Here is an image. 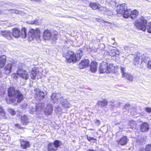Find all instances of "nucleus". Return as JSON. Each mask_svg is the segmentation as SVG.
I'll use <instances>...</instances> for the list:
<instances>
[{
  "label": "nucleus",
  "mask_w": 151,
  "mask_h": 151,
  "mask_svg": "<svg viewBox=\"0 0 151 151\" xmlns=\"http://www.w3.org/2000/svg\"><path fill=\"white\" fill-rule=\"evenodd\" d=\"M26 29L25 28H23L21 30V36L22 38H25L27 36L26 32Z\"/></svg>",
  "instance_id": "nucleus-33"
},
{
  "label": "nucleus",
  "mask_w": 151,
  "mask_h": 151,
  "mask_svg": "<svg viewBox=\"0 0 151 151\" xmlns=\"http://www.w3.org/2000/svg\"><path fill=\"white\" fill-rule=\"evenodd\" d=\"M9 112L12 115H14L16 114L15 111L14 110L12 109H9Z\"/></svg>",
  "instance_id": "nucleus-48"
},
{
  "label": "nucleus",
  "mask_w": 151,
  "mask_h": 151,
  "mask_svg": "<svg viewBox=\"0 0 151 151\" xmlns=\"http://www.w3.org/2000/svg\"><path fill=\"white\" fill-rule=\"evenodd\" d=\"M46 94V92H44L42 91L37 94L35 95V97L39 100H42L45 98Z\"/></svg>",
  "instance_id": "nucleus-20"
},
{
  "label": "nucleus",
  "mask_w": 151,
  "mask_h": 151,
  "mask_svg": "<svg viewBox=\"0 0 151 151\" xmlns=\"http://www.w3.org/2000/svg\"><path fill=\"white\" fill-rule=\"evenodd\" d=\"M127 9V7L126 4H123L117 6L116 12L117 13L122 14L125 10Z\"/></svg>",
  "instance_id": "nucleus-10"
},
{
  "label": "nucleus",
  "mask_w": 151,
  "mask_h": 151,
  "mask_svg": "<svg viewBox=\"0 0 151 151\" xmlns=\"http://www.w3.org/2000/svg\"><path fill=\"white\" fill-rule=\"evenodd\" d=\"M12 10H13V9H11V10L12 11V13H14V11H13Z\"/></svg>",
  "instance_id": "nucleus-63"
},
{
  "label": "nucleus",
  "mask_w": 151,
  "mask_h": 151,
  "mask_svg": "<svg viewBox=\"0 0 151 151\" xmlns=\"http://www.w3.org/2000/svg\"><path fill=\"white\" fill-rule=\"evenodd\" d=\"M120 70L121 72L122 73V76H124V74H126L127 73L126 72V70L124 66H121L120 67Z\"/></svg>",
  "instance_id": "nucleus-40"
},
{
  "label": "nucleus",
  "mask_w": 151,
  "mask_h": 151,
  "mask_svg": "<svg viewBox=\"0 0 151 151\" xmlns=\"http://www.w3.org/2000/svg\"><path fill=\"white\" fill-rule=\"evenodd\" d=\"M3 76V74H2V73L1 71L0 70V78H1Z\"/></svg>",
  "instance_id": "nucleus-61"
},
{
  "label": "nucleus",
  "mask_w": 151,
  "mask_h": 151,
  "mask_svg": "<svg viewBox=\"0 0 151 151\" xmlns=\"http://www.w3.org/2000/svg\"><path fill=\"white\" fill-rule=\"evenodd\" d=\"M104 14H106L108 15L109 16H111L113 15V13L110 10H109L108 9L106 11V12H104Z\"/></svg>",
  "instance_id": "nucleus-41"
},
{
  "label": "nucleus",
  "mask_w": 151,
  "mask_h": 151,
  "mask_svg": "<svg viewBox=\"0 0 151 151\" xmlns=\"http://www.w3.org/2000/svg\"><path fill=\"white\" fill-rule=\"evenodd\" d=\"M96 20L98 22H101L102 20L100 19L97 18L96 19Z\"/></svg>",
  "instance_id": "nucleus-60"
},
{
  "label": "nucleus",
  "mask_w": 151,
  "mask_h": 151,
  "mask_svg": "<svg viewBox=\"0 0 151 151\" xmlns=\"http://www.w3.org/2000/svg\"><path fill=\"white\" fill-rule=\"evenodd\" d=\"M87 138L88 140L89 141H91V140H93L94 141L96 140V139L92 137H88V136H87Z\"/></svg>",
  "instance_id": "nucleus-51"
},
{
  "label": "nucleus",
  "mask_w": 151,
  "mask_h": 151,
  "mask_svg": "<svg viewBox=\"0 0 151 151\" xmlns=\"http://www.w3.org/2000/svg\"><path fill=\"white\" fill-rule=\"evenodd\" d=\"M147 65L148 68H151V58L148 61Z\"/></svg>",
  "instance_id": "nucleus-50"
},
{
  "label": "nucleus",
  "mask_w": 151,
  "mask_h": 151,
  "mask_svg": "<svg viewBox=\"0 0 151 151\" xmlns=\"http://www.w3.org/2000/svg\"><path fill=\"white\" fill-rule=\"evenodd\" d=\"M138 11L136 10H134L133 11L131 10L130 17L132 19H134L138 16Z\"/></svg>",
  "instance_id": "nucleus-24"
},
{
  "label": "nucleus",
  "mask_w": 151,
  "mask_h": 151,
  "mask_svg": "<svg viewBox=\"0 0 151 151\" xmlns=\"http://www.w3.org/2000/svg\"><path fill=\"white\" fill-rule=\"evenodd\" d=\"M53 144L55 148H56V149H57V148L60 146L61 144L60 142L58 140H55Z\"/></svg>",
  "instance_id": "nucleus-39"
},
{
  "label": "nucleus",
  "mask_w": 151,
  "mask_h": 151,
  "mask_svg": "<svg viewBox=\"0 0 151 151\" xmlns=\"http://www.w3.org/2000/svg\"><path fill=\"white\" fill-rule=\"evenodd\" d=\"M145 141V139L143 137H141L140 139L139 138L137 140V142L139 144H142L144 143Z\"/></svg>",
  "instance_id": "nucleus-38"
},
{
  "label": "nucleus",
  "mask_w": 151,
  "mask_h": 151,
  "mask_svg": "<svg viewBox=\"0 0 151 151\" xmlns=\"http://www.w3.org/2000/svg\"><path fill=\"white\" fill-rule=\"evenodd\" d=\"M8 95L10 97V100L13 102L17 99V102L19 103L24 99V96L22 92L15 88L10 87L8 90Z\"/></svg>",
  "instance_id": "nucleus-1"
},
{
  "label": "nucleus",
  "mask_w": 151,
  "mask_h": 151,
  "mask_svg": "<svg viewBox=\"0 0 151 151\" xmlns=\"http://www.w3.org/2000/svg\"><path fill=\"white\" fill-rule=\"evenodd\" d=\"M6 56L2 55L0 57V68H3L6 62Z\"/></svg>",
  "instance_id": "nucleus-21"
},
{
  "label": "nucleus",
  "mask_w": 151,
  "mask_h": 151,
  "mask_svg": "<svg viewBox=\"0 0 151 151\" xmlns=\"http://www.w3.org/2000/svg\"><path fill=\"white\" fill-rule=\"evenodd\" d=\"M39 72L37 69L32 70L31 71L30 74V76L32 79L35 80L36 79V77L39 74Z\"/></svg>",
  "instance_id": "nucleus-19"
},
{
  "label": "nucleus",
  "mask_w": 151,
  "mask_h": 151,
  "mask_svg": "<svg viewBox=\"0 0 151 151\" xmlns=\"http://www.w3.org/2000/svg\"><path fill=\"white\" fill-rule=\"evenodd\" d=\"M124 76L123 77L126 78L128 80L130 81H132L133 79V76L131 74L127 73L126 74H124Z\"/></svg>",
  "instance_id": "nucleus-28"
},
{
  "label": "nucleus",
  "mask_w": 151,
  "mask_h": 151,
  "mask_svg": "<svg viewBox=\"0 0 151 151\" xmlns=\"http://www.w3.org/2000/svg\"><path fill=\"white\" fill-rule=\"evenodd\" d=\"M0 117L1 118H6L5 112L2 107L1 106H0Z\"/></svg>",
  "instance_id": "nucleus-34"
},
{
  "label": "nucleus",
  "mask_w": 151,
  "mask_h": 151,
  "mask_svg": "<svg viewBox=\"0 0 151 151\" xmlns=\"http://www.w3.org/2000/svg\"><path fill=\"white\" fill-rule=\"evenodd\" d=\"M45 109V111L47 114L50 115L52 113L53 110L52 107L50 104H48L46 107L43 105L37 106L36 108H33L32 109V111H33V112L32 113L33 114L34 111H35L36 113H38L39 111H42V110Z\"/></svg>",
  "instance_id": "nucleus-4"
},
{
  "label": "nucleus",
  "mask_w": 151,
  "mask_h": 151,
  "mask_svg": "<svg viewBox=\"0 0 151 151\" xmlns=\"http://www.w3.org/2000/svg\"><path fill=\"white\" fill-rule=\"evenodd\" d=\"M59 100L60 104L62 106L65 108H68L70 107V104L67 101L66 99H63L62 97H60Z\"/></svg>",
  "instance_id": "nucleus-14"
},
{
  "label": "nucleus",
  "mask_w": 151,
  "mask_h": 151,
  "mask_svg": "<svg viewBox=\"0 0 151 151\" xmlns=\"http://www.w3.org/2000/svg\"><path fill=\"white\" fill-rule=\"evenodd\" d=\"M107 64L103 62L100 65L99 71L100 73H104L105 72L107 73Z\"/></svg>",
  "instance_id": "nucleus-13"
},
{
  "label": "nucleus",
  "mask_w": 151,
  "mask_h": 151,
  "mask_svg": "<svg viewBox=\"0 0 151 151\" xmlns=\"http://www.w3.org/2000/svg\"><path fill=\"white\" fill-rule=\"evenodd\" d=\"M12 65L9 64L6 65L4 68L5 73L6 74L10 73L12 71Z\"/></svg>",
  "instance_id": "nucleus-23"
},
{
  "label": "nucleus",
  "mask_w": 151,
  "mask_h": 151,
  "mask_svg": "<svg viewBox=\"0 0 151 151\" xmlns=\"http://www.w3.org/2000/svg\"><path fill=\"white\" fill-rule=\"evenodd\" d=\"M17 76H15V79H17Z\"/></svg>",
  "instance_id": "nucleus-64"
},
{
  "label": "nucleus",
  "mask_w": 151,
  "mask_h": 151,
  "mask_svg": "<svg viewBox=\"0 0 151 151\" xmlns=\"http://www.w3.org/2000/svg\"><path fill=\"white\" fill-rule=\"evenodd\" d=\"M95 124L97 125H99L100 124V122L99 120H96V121L95 122Z\"/></svg>",
  "instance_id": "nucleus-56"
},
{
  "label": "nucleus",
  "mask_w": 151,
  "mask_h": 151,
  "mask_svg": "<svg viewBox=\"0 0 151 151\" xmlns=\"http://www.w3.org/2000/svg\"><path fill=\"white\" fill-rule=\"evenodd\" d=\"M98 64L96 61H92L91 63L90 69L93 73L95 72L97 68Z\"/></svg>",
  "instance_id": "nucleus-15"
},
{
  "label": "nucleus",
  "mask_w": 151,
  "mask_h": 151,
  "mask_svg": "<svg viewBox=\"0 0 151 151\" xmlns=\"http://www.w3.org/2000/svg\"><path fill=\"white\" fill-rule=\"evenodd\" d=\"M31 1L36 2L39 3L41 1V0H30Z\"/></svg>",
  "instance_id": "nucleus-59"
},
{
  "label": "nucleus",
  "mask_w": 151,
  "mask_h": 151,
  "mask_svg": "<svg viewBox=\"0 0 151 151\" xmlns=\"http://www.w3.org/2000/svg\"><path fill=\"white\" fill-rule=\"evenodd\" d=\"M149 129V127L148 124L144 122L142 123L140 126V130L142 132H145Z\"/></svg>",
  "instance_id": "nucleus-18"
},
{
  "label": "nucleus",
  "mask_w": 151,
  "mask_h": 151,
  "mask_svg": "<svg viewBox=\"0 0 151 151\" xmlns=\"http://www.w3.org/2000/svg\"><path fill=\"white\" fill-rule=\"evenodd\" d=\"M12 34L13 37H14L15 38H18L20 36L21 32L19 29L14 28L13 29Z\"/></svg>",
  "instance_id": "nucleus-17"
},
{
  "label": "nucleus",
  "mask_w": 151,
  "mask_h": 151,
  "mask_svg": "<svg viewBox=\"0 0 151 151\" xmlns=\"http://www.w3.org/2000/svg\"><path fill=\"white\" fill-rule=\"evenodd\" d=\"M145 111L148 113L151 112V108L146 107L145 108Z\"/></svg>",
  "instance_id": "nucleus-52"
},
{
  "label": "nucleus",
  "mask_w": 151,
  "mask_h": 151,
  "mask_svg": "<svg viewBox=\"0 0 151 151\" xmlns=\"http://www.w3.org/2000/svg\"><path fill=\"white\" fill-rule=\"evenodd\" d=\"M138 55H139V57H140V58L141 64L144 63L146 65L148 58L149 57V55L145 52H141L138 53Z\"/></svg>",
  "instance_id": "nucleus-8"
},
{
  "label": "nucleus",
  "mask_w": 151,
  "mask_h": 151,
  "mask_svg": "<svg viewBox=\"0 0 151 151\" xmlns=\"http://www.w3.org/2000/svg\"><path fill=\"white\" fill-rule=\"evenodd\" d=\"M12 10L14 11V13L16 14H19V12L18 10H16L15 9H13Z\"/></svg>",
  "instance_id": "nucleus-54"
},
{
  "label": "nucleus",
  "mask_w": 151,
  "mask_h": 151,
  "mask_svg": "<svg viewBox=\"0 0 151 151\" xmlns=\"http://www.w3.org/2000/svg\"><path fill=\"white\" fill-rule=\"evenodd\" d=\"M89 5L93 10L98 9L99 6V5L96 2H91L90 4Z\"/></svg>",
  "instance_id": "nucleus-27"
},
{
  "label": "nucleus",
  "mask_w": 151,
  "mask_h": 151,
  "mask_svg": "<svg viewBox=\"0 0 151 151\" xmlns=\"http://www.w3.org/2000/svg\"><path fill=\"white\" fill-rule=\"evenodd\" d=\"M125 108L128 110H130V112L132 111H134L136 110V109L134 107H133L132 105H130L129 104H127L125 105Z\"/></svg>",
  "instance_id": "nucleus-25"
},
{
  "label": "nucleus",
  "mask_w": 151,
  "mask_h": 151,
  "mask_svg": "<svg viewBox=\"0 0 151 151\" xmlns=\"http://www.w3.org/2000/svg\"><path fill=\"white\" fill-rule=\"evenodd\" d=\"M99 49H100V47H101L102 48H104L105 47L104 45L103 44H100V45H99ZM100 50H101L102 49H101V48H100Z\"/></svg>",
  "instance_id": "nucleus-57"
},
{
  "label": "nucleus",
  "mask_w": 151,
  "mask_h": 151,
  "mask_svg": "<svg viewBox=\"0 0 151 151\" xmlns=\"http://www.w3.org/2000/svg\"><path fill=\"white\" fill-rule=\"evenodd\" d=\"M134 45L132 44H130L128 45L124 46V48L125 50L127 51L131 50L132 48V47Z\"/></svg>",
  "instance_id": "nucleus-37"
},
{
  "label": "nucleus",
  "mask_w": 151,
  "mask_h": 151,
  "mask_svg": "<svg viewBox=\"0 0 151 151\" xmlns=\"http://www.w3.org/2000/svg\"><path fill=\"white\" fill-rule=\"evenodd\" d=\"M58 97L57 96L56 94L55 93H53L51 96V99L52 102L54 103H56L57 101Z\"/></svg>",
  "instance_id": "nucleus-31"
},
{
  "label": "nucleus",
  "mask_w": 151,
  "mask_h": 151,
  "mask_svg": "<svg viewBox=\"0 0 151 151\" xmlns=\"http://www.w3.org/2000/svg\"><path fill=\"white\" fill-rule=\"evenodd\" d=\"M55 35H54V36L53 37V38H52V39L53 40H56L57 39V36L55 34Z\"/></svg>",
  "instance_id": "nucleus-55"
},
{
  "label": "nucleus",
  "mask_w": 151,
  "mask_h": 151,
  "mask_svg": "<svg viewBox=\"0 0 151 151\" xmlns=\"http://www.w3.org/2000/svg\"><path fill=\"white\" fill-rule=\"evenodd\" d=\"M140 57H139V55H138V54L137 57H136L134 60L133 62H134V65H136L138 64L139 63V62H140Z\"/></svg>",
  "instance_id": "nucleus-35"
},
{
  "label": "nucleus",
  "mask_w": 151,
  "mask_h": 151,
  "mask_svg": "<svg viewBox=\"0 0 151 151\" xmlns=\"http://www.w3.org/2000/svg\"><path fill=\"white\" fill-rule=\"evenodd\" d=\"M130 126L132 127V128L135 129L137 127V124L134 122H131Z\"/></svg>",
  "instance_id": "nucleus-47"
},
{
  "label": "nucleus",
  "mask_w": 151,
  "mask_h": 151,
  "mask_svg": "<svg viewBox=\"0 0 151 151\" xmlns=\"http://www.w3.org/2000/svg\"><path fill=\"white\" fill-rule=\"evenodd\" d=\"M21 120L22 124L23 125H26L29 122L28 116L26 115L22 116L21 117Z\"/></svg>",
  "instance_id": "nucleus-16"
},
{
  "label": "nucleus",
  "mask_w": 151,
  "mask_h": 151,
  "mask_svg": "<svg viewBox=\"0 0 151 151\" xmlns=\"http://www.w3.org/2000/svg\"><path fill=\"white\" fill-rule=\"evenodd\" d=\"M145 150V151H151V144H149L146 145Z\"/></svg>",
  "instance_id": "nucleus-44"
},
{
  "label": "nucleus",
  "mask_w": 151,
  "mask_h": 151,
  "mask_svg": "<svg viewBox=\"0 0 151 151\" xmlns=\"http://www.w3.org/2000/svg\"><path fill=\"white\" fill-rule=\"evenodd\" d=\"M2 35L8 40H11L13 39L12 32L9 31L0 30V36Z\"/></svg>",
  "instance_id": "nucleus-9"
},
{
  "label": "nucleus",
  "mask_w": 151,
  "mask_h": 151,
  "mask_svg": "<svg viewBox=\"0 0 151 151\" xmlns=\"http://www.w3.org/2000/svg\"><path fill=\"white\" fill-rule=\"evenodd\" d=\"M114 68V67L112 65L110 64L109 66L107 64V73H108L111 71H113V70Z\"/></svg>",
  "instance_id": "nucleus-36"
},
{
  "label": "nucleus",
  "mask_w": 151,
  "mask_h": 151,
  "mask_svg": "<svg viewBox=\"0 0 151 151\" xmlns=\"http://www.w3.org/2000/svg\"><path fill=\"white\" fill-rule=\"evenodd\" d=\"M147 28L148 32L151 33V22H149L148 24L147 27Z\"/></svg>",
  "instance_id": "nucleus-42"
},
{
  "label": "nucleus",
  "mask_w": 151,
  "mask_h": 151,
  "mask_svg": "<svg viewBox=\"0 0 151 151\" xmlns=\"http://www.w3.org/2000/svg\"><path fill=\"white\" fill-rule=\"evenodd\" d=\"M48 149L49 151H56L57 149L52 143H49L48 144Z\"/></svg>",
  "instance_id": "nucleus-26"
},
{
  "label": "nucleus",
  "mask_w": 151,
  "mask_h": 151,
  "mask_svg": "<svg viewBox=\"0 0 151 151\" xmlns=\"http://www.w3.org/2000/svg\"><path fill=\"white\" fill-rule=\"evenodd\" d=\"M52 34L51 32L49 30H45L43 33V38L45 40H49L52 38Z\"/></svg>",
  "instance_id": "nucleus-12"
},
{
  "label": "nucleus",
  "mask_w": 151,
  "mask_h": 151,
  "mask_svg": "<svg viewBox=\"0 0 151 151\" xmlns=\"http://www.w3.org/2000/svg\"><path fill=\"white\" fill-rule=\"evenodd\" d=\"M87 151H96L94 150H91V149H89L87 150Z\"/></svg>",
  "instance_id": "nucleus-62"
},
{
  "label": "nucleus",
  "mask_w": 151,
  "mask_h": 151,
  "mask_svg": "<svg viewBox=\"0 0 151 151\" xmlns=\"http://www.w3.org/2000/svg\"><path fill=\"white\" fill-rule=\"evenodd\" d=\"M35 91L36 93L35 95L37 94L40 93V92L42 91H41L39 88H36L35 89Z\"/></svg>",
  "instance_id": "nucleus-49"
},
{
  "label": "nucleus",
  "mask_w": 151,
  "mask_h": 151,
  "mask_svg": "<svg viewBox=\"0 0 151 151\" xmlns=\"http://www.w3.org/2000/svg\"><path fill=\"white\" fill-rule=\"evenodd\" d=\"M119 54V52L116 50H111L109 52V55L111 56H114L116 55H118Z\"/></svg>",
  "instance_id": "nucleus-32"
},
{
  "label": "nucleus",
  "mask_w": 151,
  "mask_h": 151,
  "mask_svg": "<svg viewBox=\"0 0 151 151\" xmlns=\"http://www.w3.org/2000/svg\"><path fill=\"white\" fill-rule=\"evenodd\" d=\"M89 65V62L88 60L83 59L79 64V67L80 69H83L88 67Z\"/></svg>",
  "instance_id": "nucleus-11"
},
{
  "label": "nucleus",
  "mask_w": 151,
  "mask_h": 151,
  "mask_svg": "<svg viewBox=\"0 0 151 151\" xmlns=\"http://www.w3.org/2000/svg\"><path fill=\"white\" fill-rule=\"evenodd\" d=\"M19 65L20 67L18 66L17 67V75L20 76L21 78H22L25 80H27L28 78V75L27 73L25 70H23L21 65L22 66V64L20 63Z\"/></svg>",
  "instance_id": "nucleus-5"
},
{
  "label": "nucleus",
  "mask_w": 151,
  "mask_h": 151,
  "mask_svg": "<svg viewBox=\"0 0 151 151\" xmlns=\"http://www.w3.org/2000/svg\"><path fill=\"white\" fill-rule=\"evenodd\" d=\"M29 39L30 40H34L35 39L38 42L41 41L40 31L39 28H37L36 29H31L29 31L28 34Z\"/></svg>",
  "instance_id": "nucleus-2"
},
{
  "label": "nucleus",
  "mask_w": 151,
  "mask_h": 151,
  "mask_svg": "<svg viewBox=\"0 0 151 151\" xmlns=\"http://www.w3.org/2000/svg\"><path fill=\"white\" fill-rule=\"evenodd\" d=\"M98 9L100 11L106 12L107 9L106 7H104L99 5Z\"/></svg>",
  "instance_id": "nucleus-45"
},
{
  "label": "nucleus",
  "mask_w": 151,
  "mask_h": 151,
  "mask_svg": "<svg viewBox=\"0 0 151 151\" xmlns=\"http://www.w3.org/2000/svg\"><path fill=\"white\" fill-rule=\"evenodd\" d=\"M107 104L108 101L105 99H103L102 101H99L98 103V104L101 106V107L106 106L107 105Z\"/></svg>",
  "instance_id": "nucleus-30"
},
{
  "label": "nucleus",
  "mask_w": 151,
  "mask_h": 151,
  "mask_svg": "<svg viewBox=\"0 0 151 151\" xmlns=\"http://www.w3.org/2000/svg\"><path fill=\"white\" fill-rule=\"evenodd\" d=\"M103 22L104 23H108L109 24V26L110 25H111L112 24V23L111 22H108V21H105V20H103Z\"/></svg>",
  "instance_id": "nucleus-58"
},
{
  "label": "nucleus",
  "mask_w": 151,
  "mask_h": 151,
  "mask_svg": "<svg viewBox=\"0 0 151 151\" xmlns=\"http://www.w3.org/2000/svg\"><path fill=\"white\" fill-rule=\"evenodd\" d=\"M21 147L24 149H26L29 145V142L23 140L21 141Z\"/></svg>",
  "instance_id": "nucleus-29"
},
{
  "label": "nucleus",
  "mask_w": 151,
  "mask_h": 151,
  "mask_svg": "<svg viewBox=\"0 0 151 151\" xmlns=\"http://www.w3.org/2000/svg\"><path fill=\"white\" fill-rule=\"evenodd\" d=\"M131 13V10L130 9H126L122 15L125 18H128L130 17V13Z\"/></svg>",
  "instance_id": "nucleus-22"
},
{
  "label": "nucleus",
  "mask_w": 151,
  "mask_h": 151,
  "mask_svg": "<svg viewBox=\"0 0 151 151\" xmlns=\"http://www.w3.org/2000/svg\"><path fill=\"white\" fill-rule=\"evenodd\" d=\"M147 21L143 17L136 20L134 22L135 26L138 29L145 31L147 29Z\"/></svg>",
  "instance_id": "nucleus-3"
},
{
  "label": "nucleus",
  "mask_w": 151,
  "mask_h": 151,
  "mask_svg": "<svg viewBox=\"0 0 151 151\" xmlns=\"http://www.w3.org/2000/svg\"><path fill=\"white\" fill-rule=\"evenodd\" d=\"M65 58L67 62L69 63L76 62L78 60V58L76 57V55L71 51H68L67 55L66 56Z\"/></svg>",
  "instance_id": "nucleus-7"
},
{
  "label": "nucleus",
  "mask_w": 151,
  "mask_h": 151,
  "mask_svg": "<svg viewBox=\"0 0 151 151\" xmlns=\"http://www.w3.org/2000/svg\"><path fill=\"white\" fill-rule=\"evenodd\" d=\"M30 24H35L37 25H39L40 24V23L39 21L38 20H35V21H32L30 22Z\"/></svg>",
  "instance_id": "nucleus-43"
},
{
  "label": "nucleus",
  "mask_w": 151,
  "mask_h": 151,
  "mask_svg": "<svg viewBox=\"0 0 151 151\" xmlns=\"http://www.w3.org/2000/svg\"><path fill=\"white\" fill-rule=\"evenodd\" d=\"M122 135L120 134L118 132L116 134V142H118L119 145H126L128 139L127 137L124 136L121 137Z\"/></svg>",
  "instance_id": "nucleus-6"
},
{
  "label": "nucleus",
  "mask_w": 151,
  "mask_h": 151,
  "mask_svg": "<svg viewBox=\"0 0 151 151\" xmlns=\"http://www.w3.org/2000/svg\"><path fill=\"white\" fill-rule=\"evenodd\" d=\"M120 103L118 101L114 102L112 104V105L115 107H118L120 105Z\"/></svg>",
  "instance_id": "nucleus-46"
},
{
  "label": "nucleus",
  "mask_w": 151,
  "mask_h": 151,
  "mask_svg": "<svg viewBox=\"0 0 151 151\" xmlns=\"http://www.w3.org/2000/svg\"><path fill=\"white\" fill-rule=\"evenodd\" d=\"M15 126L18 128L19 129H22V127L21 126L19 125V124H15Z\"/></svg>",
  "instance_id": "nucleus-53"
}]
</instances>
